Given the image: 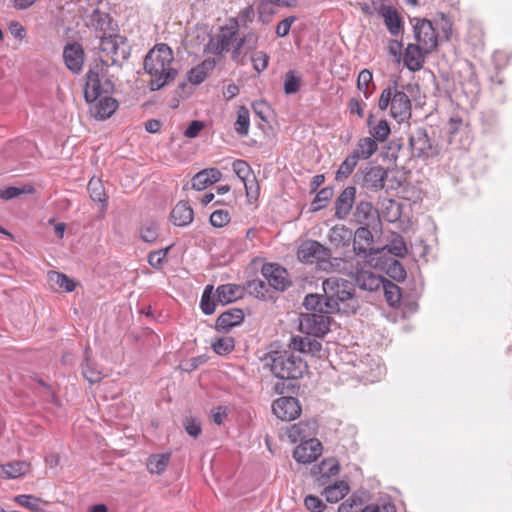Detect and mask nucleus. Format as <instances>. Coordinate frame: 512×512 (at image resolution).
I'll list each match as a JSON object with an SVG mask.
<instances>
[{"mask_svg": "<svg viewBox=\"0 0 512 512\" xmlns=\"http://www.w3.org/2000/svg\"><path fill=\"white\" fill-rule=\"evenodd\" d=\"M328 313H330L328 310L323 312V308H320L318 313L310 312L302 315L299 328L306 336H292L289 347L300 353L320 357L322 344L311 336L322 337L330 330L331 318Z\"/></svg>", "mask_w": 512, "mask_h": 512, "instance_id": "nucleus-1", "label": "nucleus"}, {"mask_svg": "<svg viewBox=\"0 0 512 512\" xmlns=\"http://www.w3.org/2000/svg\"><path fill=\"white\" fill-rule=\"evenodd\" d=\"M173 51L164 43L157 44L144 58V69L151 76L152 90H158L173 81L177 70L172 68Z\"/></svg>", "mask_w": 512, "mask_h": 512, "instance_id": "nucleus-2", "label": "nucleus"}, {"mask_svg": "<svg viewBox=\"0 0 512 512\" xmlns=\"http://www.w3.org/2000/svg\"><path fill=\"white\" fill-rule=\"evenodd\" d=\"M325 307L329 312L355 313L359 307L354 285L348 280L330 277L323 281Z\"/></svg>", "mask_w": 512, "mask_h": 512, "instance_id": "nucleus-3", "label": "nucleus"}, {"mask_svg": "<svg viewBox=\"0 0 512 512\" xmlns=\"http://www.w3.org/2000/svg\"><path fill=\"white\" fill-rule=\"evenodd\" d=\"M264 366L282 380L301 378L307 371V363L290 351H271L263 357Z\"/></svg>", "mask_w": 512, "mask_h": 512, "instance_id": "nucleus-4", "label": "nucleus"}, {"mask_svg": "<svg viewBox=\"0 0 512 512\" xmlns=\"http://www.w3.org/2000/svg\"><path fill=\"white\" fill-rule=\"evenodd\" d=\"M390 106L391 116L399 123L407 121L411 117V100L408 95L398 90L397 83L393 87L382 90L378 101V107L384 111Z\"/></svg>", "mask_w": 512, "mask_h": 512, "instance_id": "nucleus-5", "label": "nucleus"}, {"mask_svg": "<svg viewBox=\"0 0 512 512\" xmlns=\"http://www.w3.org/2000/svg\"><path fill=\"white\" fill-rule=\"evenodd\" d=\"M84 98L87 103L96 101L103 95L111 94L114 83L108 74V68L103 64H95L90 67L85 76Z\"/></svg>", "mask_w": 512, "mask_h": 512, "instance_id": "nucleus-6", "label": "nucleus"}, {"mask_svg": "<svg viewBox=\"0 0 512 512\" xmlns=\"http://www.w3.org/2000/svg\"><path fill=\"white\" fill-rule=\"evenodd\" d=\"M100 63L109 68L112 65H122L130 55L127 39L118 34L104 35L100 38Z\"/></svg>", "mask_w": 512, "mask_h": 512, "instance_id": "nucleus-7", "label": "nucleus"}, {"mask_svg": "<svg viewBox=\"0 0 512 512\" xmlns=\"http://www.w3.org/2000/svg\"><path fill=\"white\" fill-rule=\"evenodd\" d=\"M238 32L239 30L236 21L228 20L227 24L221 27L216 39L205 31H203L201 35L198 34L197 39L202 37V40L204 41L208 38V43L204 45V51L214 55H220L224 51H229L231 45L234 42H237L236 36Z\"/></svg>", "mask_w": 512, "mask_h": 512, "instance_id": "nucleus-8", "label": "nucleus"}, {"mask_svg": "<svg viewBox=\"0 0 512 512\" xmlns=\"http://www.w3.org/2000/svg\"><path fill=\"white\" fill-rule=\"evenodd\" d=\"M331 255L329 248L315 240L304 241L297 251V257L301 262L309 264L317 262L320 267L325 270L328 266L332 267L334 265V263L330 261Z\"/></svg>", "mask_w": 512, "mask_h": 512, "instance_id": "nucleus-9", "label": "nucleus"}, {"mask_svg": "<svg viewBox=\"0 0 512 512\" xmlns=\"http://www.w3.org/2000/svg\"><path fill=\"white\" fill-rule=\"evenodd\" d=\"M372 230V227L360 226L355 231L353 239L354 253L364 258L370 265H373V261L376 258L381 259L382 255V250L372 246L374 242Z\"/></svg>", "mask_w": 512, "mask_h": 512, "instance_id": "nucleus-10", "label": "nucleus"}, {"mask_svg": "<svg viewBox=\"0 0 512 512\" xmlns=\"http://www.w3.org/2000/svg\"><path fill=\"white\" fill-rule=\"evenodd\" d=\"M409 147L413 157L428 159L438 154L436 146L431 142L427 130L419 127L409 134Z\"/></svg>", "mask_w": 512, "mask_h": 512, "instance_id": "nucleus-11", "label": "nucleus"}, {"mask_svg": "<svg viewBox=\"0 0 512 512\" xmlns=\"http://www.w3.org/2000/svg\"><path fill=\"white\" fill-rule=\"evenodd\" d=\"M261 274L268 286L276 291H285L291 286L287 270L277 263H266L262 266Z\"/></svg>", "mask_w": 512, "mask_h": 512, "instance_id": "nucleus-12", "label": "nucleus"}, {"mask_svg": "<svg viewBox=\"0 0 512 512\" xmlns=\"http://www.w3.org/2000/svg\"><path fill=\"white\" fill-rule=\"evenodd\" d=\"M415 39L419 43L424 53H431L438 45V36L431 21L427 19H417L414 25Z\"/></svg>", "mask_w": 512, "mask_h": 512, "instance_id": "nucleus-13", "label": "nucleus"}, {"mask_svg": "<svg viewBox=\"0 0 512 512\" xmlns=\"http://www.w3.org/2000/svg\"><path fill=\"white\" fill-rule=\"evenodd\" d=\"M275 416L283 421H291L301 413V406L298 399L294 397H280L272 404Z\"/></svg>", "mask_w": 512, "mask_h": 512, "instance_id": "nucleus-14", "label": "nucleus"}, {"mask_svg": "<svg viewBox=\"0 0 512 512\" xmlns=\"http://www.w3.org/2000/svg\"><path fill=\"white\" fill-rule=\"evenodd\" d=\"M360 184L363 188L371 191H379L384 188L388 171L382 166H369L361 172Z\"/></svg>", "mask_w": 512, "mask_h": 512, "instance_id": "nucleus-15", "label": "nucleus"}, {"mask_svg": "<svg viewBox=\"0 0 512 512\" xmlns=\"http://www.w3.org/2000/svg\"><path fill=\"white\" fill-rule=\"evenodd\" d=\"M354 219L357 224L365 227H372L376 231L381 226V220L377 209L371 203L361 201L357 204L354 212Z\"/></svg>", "mask_w": 512, "mask_h": 512, "instance_id": "nucleus-16", "label": "nucleus"}, {"mask_svg": "<svg viewBox=\"0 0 512 512\" xmlns=\"http://www.w3.org/2000/svg\"><path fill=\"white\" fill-rule=\"evenodd\" d=\"M317 428L318 425L314 419L300 421L287 429V436L292 443L316 439L314 436L316 435Z\"/></svg>", "mask_w": 512, "mask_h": 512, "instance_id": "nucleus-17", "label": "nucleus"}, {"mask_svg": "<svg viewBox=\"0 0 512 512\" xmlns=\"http://www.w3.org/2000/svg\"><path fill=\"white\" fill-rule=\"evenodd\" d=\"M322 453V445L318 439H308L300 442L294 449V459L302 464H309L315 461Z\"/></svg>", "mask_w": 512, "mask_h": 512, "instance_id": "nucleus-18", "label": "nucleus"}, {"mask_svg": "<svg viewBox=\"0 0 512 512\" xmlns=\"http://www.w3.org/2000/svg\"><path fill=\"white\" fill-rule=\"evenodd\" d=\"M90 104V114L99 120L108 119L118 108L117 100L111 97L110 94L103 95Z\"/></svg>", "mask_w": 512, "mask_h": 512, "instance_id": "nucleus-19", "label": "nucleus"}, {"mask_svg": "<svg viewBox=\"0 0 512 512\" xmlns=\"http://www.w3.org/2000/svg\"><path fill=\"white\" fill-rule=\"evenodd\" d=\"M63 58L66 67L73 73H79L84 64V50L79 43H69L64 47Z\"/></svg>", "mask_w": 512, "mask_h": 512, "instance_id": "nucleus-20", "label": "nucleus"}, {"mask_svg": "<svg viewBox=\"0 0 512 512\" xmlns=\"http://www.w3.org/2000/svg\"><path fill=\"white\" fill-rule=\"evenodd\" d=\"M356 189L353 186L346 187L335 202V217L345 219L350 213L355 201Z\"/></svg>", "mask_w": 512, "mask_h": 512, "instance_id": "nucleus-21", "label": "nucleus"}, {"mask_svg": "<svg viewBox=\"0 0 512 512\" xmlns=\"http://www.w3.org/2000/svg\"><path fill=\"white\" fill-rule=\"evenodd\" d=\"M385 281L380 275L368 270H361L356 273L355 284L361 289L374 292L380 289Z\"/></svg>", "mask_w": 512, "mask_h": 512, "instance_id": "nucleus-22", "label": "nucleus"}, {"mask_svg": "<svg viewBox=\"0 0 512 512\" xmlns=\"http://www.w3.org/2000/svg\"><path fill=\"white\" fill-rule=\"evenodd\" d=\"M424 54L420 45L408 44L403 57L405 66L412 72L421 70L425 62Z\"/></svg>", "mask_w": 512, "mask_h": 512, "instance_id": "nucleus-23", "label": "nucleus"}, {"mask_svg": "<svg viewBox=\"0 0 512 512\" xmlns=\"http://www.w3.org/2000/svg\"><path fill=\"white\" fill-rule=\"evenodd\" d=\"M222 173L217 168H206L196 173L192 178V188L198 191L204 190L209 185L221 179Z\"/></svg>", "mask_w": 512, "mask_h": 512, "instance_id": "nucleus-24", "label": "nucleus"}, {"mask_svg": "<svg viewBox=\"0 0 512 512\" xmlns=\"http://www.w3.org/2000/svg\"><path fill=\"white\" fill-rule=\"evenodd\" d=\"M243 320L244 313L241 309H229L220 314L219 317L217 318L216 329L218 331H226L241 324Z\"/></svg>", "mask_w": 512, "mask_h": 512, "instance_id": "nucleus-25", "label": "nucleus"}, {"mask_svg": "<svg viewBox=\"0 0 512 512\" xmlns=\"http://www.w3.org/2000/svg\"><path fill=\"white\" fill-rule=\"evenodd\" d=\"M171 220L174 225L185 227L194 219V212L188 202L180 201L171 211Z\"/></svg>", "mask_w": 512, "mask_h": 512, "instance_id": "nucleus-26", "label": "nucleus"}, {"mask_svg": "<svg viewBox=\"0 0 512 512\" xmlns=\"http://www.w3.org/2000/svg\"><path fill=\"white\" fill-rule=\"evenodd\" d=\"M377 261H373V266L380 267L385 270L386 274L394 279L395 281H404L406 278V270L403 265L394 258L386 259L383 263L380 262V259L376 258Z\"/></svg>", "mask_w": 512, "mask_h": 512, "instance_id": "nucleus-27", "label": "nucleus"}, {"mask_svg": "<svg viewBox=\"0 0 512 512\" xmlns=\"http://www.w3.org/2000/svg\"><path fill=\"white\" fill-rule=\"evenodd\" d=\"M352 237V231L344 225L332 227L328 234L329 242L335 247L348 246Z\"/></svg>", "mask_w": 512, "mask_h": 512, "instance_id": "nucleus-28", "label": "nucleus"}, {"mask_svg": "<svg viewBox=\"0 0 512 512\" xmlns=\"http://www.w3.org/2000/svg\"><path fill=\"white\" fill-rule=\"evenodd\" d=\"M241 294V288L236 284H224L216 289L217 301L223 305L236 301Z\"/></svg>", "mask_w": 512, "mask_h": 512, "instance_id": "nucleus-29", "label": "nucleus"}, {"mask_svg": "<svg viewBox=\"0 0 512 512\" xmlns=\"http://www.w3.org/2000/svg\"><path fill=\"white\" fill-rule=\"evenodd\" d=\"M378 149L377 142L371 137L361 138L352 154L359 159L370 158Z\"/></svg>", "mask_w": 512, "mask_h": 512, "instance_id": "nucleus-30", "label": "nucleus"}, {"mask_svg": "<svg viewBox=\"0 0 512 512\" xmlns=\"http://www.w3.org/2000/svg\"><path fill=\"white\" fill-rule=\"evenodd\" d=\"M82 374L90 384L98 383L104 377L102 371L90 361L87 350L85 351V361L82 364Z\"/></svg>", "mask_w": 512, "mask_h": 512, "instance_id": "nucleus-31", "label": "nucleus"}, {"mask_svg": "<svg viewBox=\"0 0 512 512\" xmlns=\"http://www.w3.org/2000/svg\"><path fill=\"white\" fill-rule=\"evenodd\" d=\"M379 250H382V254H384L385 251H387L388 253L396 257L402 258L407 253V246L403 237L399 234H395L393 235L389 243L384 247L379 248Z\"/></svg>", "mask_w": 512, "mask_h": 512, "instance_id": "nucleus-32", "label": "nucleus"}, {"mask_svg": "<svg viewBox=\"0 0 512 512\" xmlns=\"http://www.w3.org/2000/svg\"><path fill=\"white\" fill-rule=\"evenodd\" d=\"M348 491V485L344 481H339L334 483L333 485L327 486L325 488L324 494L328 502L336 503L339 500L343 499L344 496L348 493Z\"/></svg>", "mask_w": 512, "mask_h": 512, "instance_id": "nucleus-33", "label": "nucleus"}, {"mask_svg": "<svg viewBox=\"0 0 512 512\" xmlns=\"http://www.w3.org/2000/svg\"><path fill=\"white\" fill-rule=\"evenodd\" d=\"M87 190L93 201L101 203L102 206L106 208L107 196L100 179L92 178L88 183Z\"/></svg>", "mask_w": 512, "mask_h": 512, "instance_id": "nucleus-34", "label": "nucleus"}, {"mask_svg": "<svg viewBox=\"0 0 512 512\" xmlns=\"http://www.w3.org/2000/svg\"><path fill=\"white\" fill-rule=\"evenodd\" d=\"M386 302L391 307H396L401 301V289L398 285L385 279L382 287Z\"/></svg>", "mask_w": 512, "mask_h": 512, "instance_id": "nucleus-35", "label": "nucleus"}, {"mask_svg": "<svg viewBox=\"0 0 512 512\" xmlns=\"http://www.w3.org/2000/svg\"><path fill=\"white\" fill-rule=\"evenodd\" d=\"M373 76L368 69H363L357 78V88L361 91L366 99H368L374 90V84L372 83Z\"/></svg>", "mask_w": 512, "mask_h": 512, "instance_id": "nucleus-36", "label": "nucleus"}, {"mask_svg": "<svg viewBox=\"0 0 512 512\" xmlns=\"http://www.w3.org/2000/svg\"><path fill=\"white\" fill-rule=\"evenodd\" d=\"M48 279L51 284L56 285L58 288L64 289L66 292H72L76 287V283L72 279L60 272H49Z\"/></svg>", "mask_w": 512, "mask_h": 512, "instance_id": "nucleus-37", "label": "nucleus"}, {"mask_svg": "<svg viewBox=\"0 0 512 512\" xmlns=\"http://www.w3.org/2000/svg\"><path fill=\"white\" fill-rule=\"evenodd\" d=\"M169 459L168 453L151 455L147 462V469L150 473L160 474L166 469Z\"/></svg>", "mask_w": 512, "mask_h": 512, "instance_id": "nucleus-38", "label": "nucleus"}, {"mask_svg": "<svg viewBox=\"0 0 512 512\" xmlns=\"http://www.w3.org/2000/svg\"><path fill=\"white\" fill-rule=\"evenodd\" d=\"M250 126L249 110L245 106H240L237 111V120L235 122V131L240 136H247Z\"/></svg>", "mask_w": 512, "mask_h": 512, "instance_id": "nucleus-39", "label": "nucleus"}, {"mask_svg": "<svg viewBox=\"0 0 512 512\" xmlns=\"http://www.w3.org/2000/svg\"><path fill=\"white\" fill-rule=\"evenodd\" d=\"M140 238L147 243H153L159 236V225L155 221H147L140 227Z\"/></svg>", "mask_w": 512, "mask_h": 512, "instance_id": "nucleus-40", "label": "nucleus"}, {"mask_svg": "<svg viewBox=\"0 0 512 512\" xmlns=\"http://www.w3.org/2000/svg\"><path fill=\"white\" fill-rule=\"evenodd\" d=\"M384 21L388 31L392 35H398L402 29V21L396 11L387 9L384 13Z\"/></svg>", "mask_w": 512, "mask_h": 512, "instance_id": "nucleus-41", "label": "nucleus"}, {"mask_svg": "<svg viewBox=\"0 0 512 512\" xmlns=\"http://www.w3.org/2000/svg\"><path fill=\"white\" fill-rule=\"evenodd\" d=\"M358 159L353 154H350L345 160L340 164L338 170L336 171L335 179L337 181L343 180L349 177L354 168L356 167Z\"/></svg>", "mask_w": 512, "mask_h": 512, "instance_id": "nucleus-42", "label": "nucleus"}, {"mask_svg": "<svg viewBox=\"0 0 512 512\" xmlns=\"http://www.w3.org/2000/svg\"><path fill=\"white\" fill-rule=\"evenodd\" d=\"M255 11L252 5H248L244 9H242L236 17L230 18L229 20H234L237 23L238 30L246 29L250 23L254 21Z\"/></svg>", "mask_w": 512, "mask_h": 512, "instance_id": "nucleus-43", "label": "nucleus"}, {"mask_svg": "<svg viewBox=\"0 0 512 512\" xmlns=\"http://www.w3.org/2000/svg\"><path fill=\"white\" fill-rule=\"evenodd\" d=\"M29 466L25 462L8 463L1 466L2 473L8 478H16L27 473Z\"/></svg>", "mask_w": 512, "mask_h": 512, "instance_id": "nucleus-44", "label": "nucleus"}, {"mask_svg": "<svg viewBox=\"0 0 512 512\" xmlns=\"http://www.w3.org/2000/svg\"><path fill=\"white\" fill-rule=\"evenodd\" d=\"M213 286L207 285L203 291L200 301V308L206 315H211L215 312L216 303L212 300Z\"/></svg>", "mask_w": 512, "mask_h": 512, "instance_id": "nucleus-45", "label": "nucleus"}, {"mask_svg": "<svg viewBox=\"0 0 512 512\" xmlns=\"http://www.w3.org/2000/svg\"><path fill=\"white\" fill-rule=\"evenodd\" d=\"M369 132L372 139L376 142H384L390 135L391 130L387 120L382 119L376 125L371 127Z\"/></svg>", "mask_w": 512, "mask_h": 512, "instance_id": "nucleus-46", "label": "nucleus"}, {"mask_svg": "<svg viewBox=\"0 0 512 512\" xmlns=\"http://www.w3.org/2000/svg\"><path fill=\"white\" fill-rule=\"evenodd\" d=\"M234 346L235 342L231 336L221 337L212 343L213 351L218 355L229 354L234 349Z\"/></svg>", "mask_w": 512, "mask_h": 512, "instance_id": "nucleus-47", "label": "nucleus"}, {"mask_svg": "<svg viewBox=\"0 0 512 512\" xmlns=\"http://www.w3.org/2000/svg\"><path fill=\"white\" fill-rule=\"evenodd\" d=\"M34 192V187L26 185L23 187L9 186L0 190V198L3 200H10L18 197L21 194H31Z\"/></svg>", "mask_w": 512, "mask_h": 512, "instance_id": "nucleus-48", "label": "nucleus"}, {"mask_svg": "<svg viewBox=\"0 0 512 512\" xmlns=\"http://www.w3.org/2000/svg\"><path fill=\"white\" fill-rule=\"evenodd\" d=\"M247 289L249 293L258 299L265 300L268 294V286L264 280L254 279L248 282Z\"/></svg>", "mask_w": 512, "mask_h": 512, "instance_id": "nucleus-49", "label": "nucleus"}, {"mask_svg": "<svg viewBox=\"0 0 512 512\" xmlns=\"http://www.w3.org/2000/svg\"><path fill=\"white\" fill-rule=\"evenodd\" d=\"M333 196V189L331 187H324L318 191L311 206L313 211H319L324 208Z\"/></svg>", "mask_w": 512, "mask_h": 512, "instance_id": "nucleus-50", "label": "nucleus"}, {"mask_svg": "<svg viewBox=\"0 0 512 512\" xmlns=\"http://www.w3.org/2000/svg\"><path fill=\"white\" fill-rule=\"evenodd\" d=\"M258 41L259 35L252 30L243 33V35L238 39L240 46H243L247 51L255 50L257 48Z\"/></svg>", "mask_w": 512, "mask_h": 512, "instance_id": "nucleus-51", "label": "nucleus"}, {"mask_svg": "<svg viewBox=\"0 0 512 512\" xmlns=\"http://www.w3.org/2000/svg\"><path fill=\"white\" fill-rule=\"evenodd\" d=\"M300 78L296 76L294 71H289L285 75L284 91L286 94H294L299 90Z\"/></svg>", "mask_w": 512, "mask_h": 512, "instance_id": "nucleus-52", "label": "nucleus"}, {"mask_svg": "<svg viewBox=\"0 0 512 512\" xmlns=\"http://www.w3.org/2000/svg\"><path fill=\"white\" fill-rule=\"evenodd\" d=\"M169 250H170V247H167L165 249H159L157 251L150 252L148 255V263L154 269H160L163 265V261L166 258Z\"/></svg>", "mask_w": 512, "mask_h": 512, "instance_id": "nucleus-53", "label": "nucleus"}, {"mask_svg": "<svg viewBox=\"0 0 512 512\" xmlns=\"http://www.w3.org/2000/svg\"><path fill=\"white\" fill-rule=\"evenodd\" d=\"M323 301L325 302L324 295L309 294L304 298L303 305L307 310L318 313Z\"/></svg>", "mask_w": 512, "mask_h": 512, "instance_id": "nucleus-54", "label": "nucleus"}, {"mask_svg": "<svg viewBox=\"0 0 512 512\" xmlns=\"http://www.w3.org/2000/svg\"><path fill=\"white\" fill-rule=\"evenodd\" d=\"M230 221V215L227 210H215L210 215V223L214 227H224L226 224H228Z\"/></svg>", "mask_w": 512, "mask_h": 512, "instance_id": "nucleus-55", "label": "nucleus"}, {"mask_svg": "<svg viewBox=\"0 0 512 512\" xmlns=\"http://www.w3.org/2000/svg\"><path fill=\"white\" fill-rule=\"evenodd\" d=\"M185 431L192 437L197 438L201 434V423L194 417H186L183 421Z\"/></svg>", "mask_w": 512, "mask_h": 512, "instance_id": "nucleus-56", "label": "nucleus"}, {"mask_svg": "<svg viewBox=\"0 0 512 512\" xmlns=\"http://www.w3.org/2000/svg\"><path fill=\"white\" fill-rule=\"evenodd\" d=\"M251 61L253 63L254 69L257 72H262L268 66L269 56L263 51H257L252 55Z\"/></svg>", "mask_w": 512, "mask_h": 512, "instance_id": "nucleus-57", "label": "nucleus"}, {"mask_svg": "<svg viewBox=\"0 0 512 512\" xmlns=\"http://www.w3.org/2000/svg\"><path fill=\"white\" fill-rule=\"evenodd\" d=\"M233 170L241 181H246L247 178L253 175L250 166L243 160L234 161Z\"/></svg>", "mask_w": 512, "mask_h": 512, "instance_id": "nucleus-58", "label": "nucleus"}, {"mask_svg": "<svg viewBox=\"0 0 512 512\" xmlns=\"http://www.w3.org/2000/svg\"><path fill=\"white\" fill-rule=\"evenodd\" d=\"M15 501L23 507H26L32 511L39 510V499L32 495H18L15 497Z\"/></svg>", "mask_w": 512, "mask_h": 512, "instance_id": "nucleus-59", "label": "nucleus"}, {"mask_svg": "<svg viewBox=\"0 0 512 512\" xmlns=\"http://www.w3.org/2000/svg\"><path fill=\"white\" fill-rule=\"evenodd\" d=\"M246 190V195L250 199L256 200L259 195V185L254 175L242 181Z\"/></svg>", "mask_w": 512, "mask_h": 512, "instance_id": "nucleus-60", "label": "nucleus"}, {"mask_svg": "<svg viewBox=\"0 0 512 512\" xmlns=\"http://www.w3.org/2000/svg\"><path fill=\"white\" fill-rule=\"evenodd\" d=\"M305 507L311 511V512H322L326 505L323 503V501L313 495H308L304 499Z\"/></svg>", "mask_w": 512, "mask_h": 512, "instance_id": "nucleus-61", "label": "nucleus"}, {"mask_svg": "<svg viewBox=\"0 0 512 512\" xmlns=\"http://www.w3.org/2000/svg\"><path fill=\"white\" fill-rule=\"evenodd\" d=\"M361 512H396L394 504L390 502H382L367 505Z\"/></svg>", "mask_w": 512, "mask_h": 512, "instance_id": "nucleus-62", "label": "nucleus"}, {"mask_svg": "<svg viewBox=\"0 0 512 512\" xmlns=\"http://www.w3.org/2000/svg\"><path fill=\"white\" fill-rule=\"evenodd\" d=\"M295 20L296 17L290 16L280 21L276 27V34L279 37H285L286 35H288L291 25L295 22Z\"/></svg>", "mask_w": 512, "mask_h": 512, "instance_id": "nucleus-63", "label": "nucleus"}, {"mask_svg": "<svg viewBox=\"0 0 512 512\" xmlns=\"http://www.w3.org/2000/svg\"><path fill=\"white\" fill-rule=\"evenodd\" d=\"M8 30L11 33V35L18 40H22L26 35V30L24 26L18 21L10 22Z\"/></svg>", "mask_w": 512, "mask_h": 512, "instance_id": "nucleus-64", "label": "nucleus"}]
</instances>
